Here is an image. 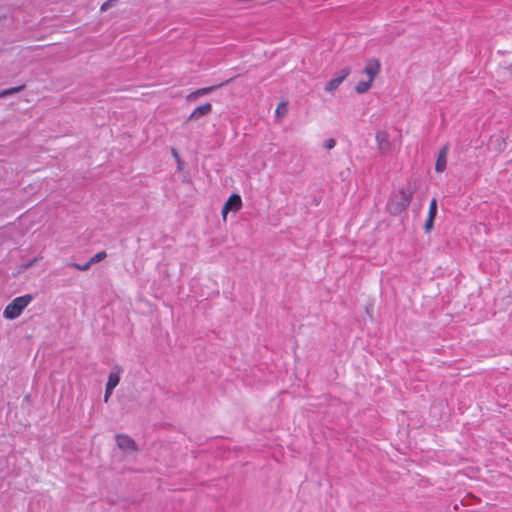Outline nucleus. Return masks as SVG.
Instances as JSON below:
<instances>
[{
	"instance_id": "f257e3e1",
	"label": "nucleus",
	"mask_w": 512,
	"mask_h": 512,
	"mask_svg": "<svg viewBox=\"0 0 512 512\" xmlns=\"http://www.w3.org/2000/svg\"><path fill=\"white\" fill-rule=\"evenodd\" d=\"M33 297L30 294L16 297L4 309L3 316L6 319L18 318L23 310L32 302Z\"/></svg>"
},
{
	"instance_id": "f03ea898",
	"label": "nucleus",
	"mask_w": 512,
	"mask_h": 512,
	"mask_svg": "<svg viewBox=\"0 0 512 512\" xmlns=\"http://www.w3.org/2000/svg\"><path fill=\"white\" fill-rule=\"evenodd\" d=\"M377 148L380 154L386 155L392 150V144L386 131L379 130L375 135Z\"/></svg>"
},
{
	"instance_id": "7ed1b4c3",
	"label": "nucleus",
	"mask_w": 512,
	"mask_h": 512,
	"mask_svg": "<svg viewBox=\"0 0 512 512\" xmlns=\"http://www.w3.org/2000/svg\"><path fill=\"white\" fill-rule=\"evenodd\" d=\"M351 70L350 67H344L340 74L334 78H332L330 81L326 83L325 91L333 94L334 91L341 85V83L344 81V79L350 74Z\"/></svg>"
},
{
	"instance_id": "20e7f679",
	"label": "nucleus",
	"mask_w": 512,
	"mask_h": 512,
	"mask_svg": "<svg viewBox=\"0 0 512 512\" xmlns=\"http://www.w3.org/2000/svg\"><path fill=\"white\" fill-rule=\"evenodd\" d=\"M242 207V200L238 194H232L226 203L224 204L221 214L224 220H226L229 211H238Z\"/></svg>"
},
{
	"instance_id": "39448f33",
	"label": "nucleus",
	"mask_w": 512,
	"mask_h": 512,
	"mask_svg": "<svg viewBox=\"0 0 512 512\" xmlns=\"http://www.w3.org/2000/svg\"><path fill=\"white\" fill-rule=\"evenodd\" d=\"M116 442H117L118 447L126 453L135 452L137 450V445H136L135 441L128 435H125V434L117 435Z\"/></svg>"
},
{
	"instance_id": "423d86ee",
	"label": "nucleus",
	"mask_w": 512,
	"mask_h": 512,
	"mask_svg": "<svg viewBox=\"0 0 512 512\" xmlns=\"http://www.w3.org/2000/svg\"><path fill=\"white\" fill-rule=\"evenodd\" d=\"M381 69L380 61L376 58L366 60L363 72L366 74L370 81H374L375 77L379 74Z\"/></svg>"
},
{
	"instance_id": "0eeeda50",
	"label": "nucleus",
	"mask_w": 512,
	"mask_h": 512,
	"mask_svg": "<svg viewBox=\"0 0 512 512\" xmlns=\"http://www.w3.org/2000/svg\"><path fill=\"white\" fill-rule=\"evenodd\" d=\"M396 198L398 199V202L396 208L394 209V213L403 211L409 206L412 199V194L401 190L399 194L396 195Z\"/></svg>"
},
{
	"instance_id": "6e6552de",
	"label": "nucleus",
	"mask_w": 512,
	"mask_h": 512,
	"mask_svg": "<svg viewBox=\"0 0 512 512\" xmlns=\"http://www.w3.org/2000/svg\"><path fill=\"white\" fill-rule=\"evenodd\" d=\"M212 112V105L207 102L201 106H198L193 110L189 116V120L199 119L200 117L207 116Z\"/></svg>"
},
{
	"instance_id": "1a4fd4ad",
	"label": "nucleus",
	"mask_w": 512,
	"mask_h": 512,
	"mask_svg": "<svg viewBox=\"0 0 512 512\" xmlns=\"http://www.w3.org/2000/svg\"><path fill=\"white\" fill-rule=\"evenodd\" d=\"M447 163V148L444 147L437 157L436 163H435V170L438 173H442L446 168Z\"/></svg>"
},
{
	"instance_id": "9d476101",
	"label": "nucleus",
	"mask_w": 512,
	"mask_h": 512,
	"mask_svg": "<svg viewBox=\"0 0 512 512\" xmlns=\"http://www.w3.org/2000/svg\"><path fill=\"white\" fill-rule=\"evenodd\" d=\"M120 372H121V370L119 368H117L116 370L111 371L109 373L107 383H106L107 388L114 390L117 387V385L120 382Z\"/></svg>"
},
{
	"instance_id": "9b49d317",
	"label": "nucleus",
	"mask_w": 512,
	"mask_h": 512,
	"mask_svg": "<svg viewBox=\"0 0 512 512\" xmlns=\"http://www.w3.org/2000/svg\"><path fill=\"white\" fill-rule=\"evenodd\" d=\"M372 81H370L369 79L364 81H359L355 87V90L358 94H363L365 92H367L371 87H372Z\"/></svg>"
},
{
	"instance_id": "f8f14e48",
	"label": "nucleus",
	"mask_w": 512,
	"mask_h": 512,
	"mask_svg": "<svg viewBox=\"0 0 512 512\" xmlns=\"http://www.w3.org/2000/svg\"><path fill=\"white\" fill-rule=\"evenodd\" d=\"M287 106H288L287 102L279 103L277 108H276V111H275L276 117L284 118L287 115V113H288V107Z\"/></svg>"
},
{
	"instance_id": "ddd939ff",
	"label": "nucleus",
	"mask_w": 512,
	"mask_h": 512,
	"mask_svg": "<svg viewBox=\"0 0 512 512\" xmlns=\"http://www.w3.org/2000/svg\"><path fill=\"white\" fill-rule=\"evenodd\" d=\"M106 257H107L106 252L105 251H100V252L96 253L93 257H91L89 261L93 265V264L101 262Z\"/></svg>"
},
{
	"instance_id": "4468645a",
	"label": "nucleus",
	"mask_w": 512,
	"mask_h": 512,
	"mask_svg": "<svg viewBox=\"0 0 512 512\" xmlns=\"http://www.w3.org/2000/svg\"><path fill=\"white\" fill-rule=\"evenodd\" d=\"M437 214V200L433 198L430 202L428 216L430 217H436Z\"/></svg>"
},
{
	"instance_id": "2eb2a0df",
	"label": "nucleus",
	"mask_w": 512,
	"mask_h": 512,
	"mask_svg": "<svg viewBox=\"0 0 512 512\" xmlns=\"http://www.w3.org/2000/svg\"><path fill=\"white\" fill-rule=\"evenodd\" d=\"M71 267L77 269V270H80V271H87L90 269V267L92 266V264L90 263V261L84 263V264H78V263H72L70 264Z\"/></svg>"
},
{
	"instance_id": "dca6fc26",
	"label": "nucleus",
	"mask_w": 512,
	"mask_h": 512,
	"mask_svg": "<svg viewBox=\"0 0 512 512\" xmlns=\"http://www.w3.org/2000/svg\"><path fill=\"white\" fill-rule=\"evenodd\" d=\"M22 87H13L0 92V98L19 92Z\"/></svg>"
},
{
	"instance_id": "f3484780",
	"label": "nucleus",
	"mask_w": 512,
	"mask_h": 512,
	"mask_svg": "<svg viewBox=\"0 0 512 512\" xmlns=\"http://www.w3.org/2000/svg\"><path fill=\"white\" fill-rule=\"evenodd\" d=\"M217 87L218 86H211V87L200 88V89L197 90V93L200 96H204V95H207V94L211 93L212 91H214Z\"/></svg>"
},
{
	"instance_id": "a211bd4d",
	"label": "nucleus",
	"mask_w": 512,
	"mask_h": 512,
	"mask_svg": "<svg viewBox=\"0 0 512 512\" xmlns=\"http://www.w3.org/2000/svg\"><path fill=\"white\" fill-rule=\"evenodd\" d=\"M434 217L427 216V219L425 221L424 229L426 232H429L433 228L434 224Z\"/></svg>"
},
{
	"instance_id": "6ab92c4d",
	"label": "nucleus",
	"mask_w": 512,
	"mask_h": 512,
	"mask_svg": "<svg viewBox=\"0 0 512 512\" xmlns=\"http://www.w3.org/2000/svg\"><path fill=\"white\" fill-rule=\"evenodd\" d=\"M116 0H107L106 2H104L102 5H101V8L100 10L101 11H106L108 10L110 7H112L114 5V2Z\"/></svg>"
},
{
	"instance_id": "aec40b11",
	"label": "nucleus",
	"mask_w": 512,
	"mask_h": 512,
	"mask_svg": "<svg viewBox=\"0 0 512 512\" xmlns=\"http://www.w3.org/2000/svg\"><path fill=\"white\" fill-rule=\"evenodd\" d=\"M116 0H107L106 2H104L102 5H101V8L100 10L101 11H106L108 10L110 7H112L114 5V2Z\"/></svg>"
},
{
	"instance_id": "412c9836",
	"label": "nucleus",
	"mask_w": 512,
	"mask_h": 512,
	"mask_svg": "<svg viewBox=\"0 0 512 512\" xmlns=\"http://www.w3.org/2000/svg\"><path fill=\"white\" fill-rule=\"evenodd\" d=\"M336 145V141L334 139H328L324 142V147L327 149V150H331L335 147Z\"/></svg>"
},
{
	"instance_id": "4be33fe9",
	"label": "nucleus",
	"mask_w": 512,
	"mask_h": 512,
	"mask_svg": "<svg viewBox=\"0 0 512 512\" xmlns=\"http://www.w3.org/2000/svg\"><path fill=\"white\" fill-rule=\"evenodd\" d=\"M113 393V389H110V388H107L105 389V394H104V402L107 403L110 396L112 395Z\"/></svg>"
},
{
	"instance_id": "5701e85b",
	"label": "nucleus",
	"mask_w": 512,
	"mask_h": 512,
	"mask_svg": "<svg viewBox=\"0 0 512 512\" xmlns=\"http://www.w3.org/2000/svg\"><path fill=\"white\" fill-rule=\"evenodd\" d=\"M198 97H200V95H198L197 93V90L190 93L188 96H187V100L188 101H195Z\"/></svg>"
},
{
	"instance_id": "b1692460",
	"label": "nucleus",
	"mask_w": 512,
	"mask_h": 512,
	"mask_svg": "<svg viewBox=\"0 0 512 512\" xmlns=\"http://www.w3.org/2000/svg\"><path fill=\"white\" fill-rule=\"evenodd\" d=\"M37 261V258H34L31 262H29L28 264L25 265V268H29L30 266H32L35 262Z\"/></svg>"
},
{
	"instance_id": "393cba45",
	"label": "nucleus",
	"mask_w": 512,
	"mask_h": 512,
	"mask_svg": "<svg viewBox=\"0 0 512 512\" xmlns=\"http://www.w3.org/2000/svg\"><path fill=\"white\" fill-rule=\"evenodd\" d=\"M173 157L177 158L178 159V154L176 151L173 150Z\"/></svg>"
}]
</instances>
